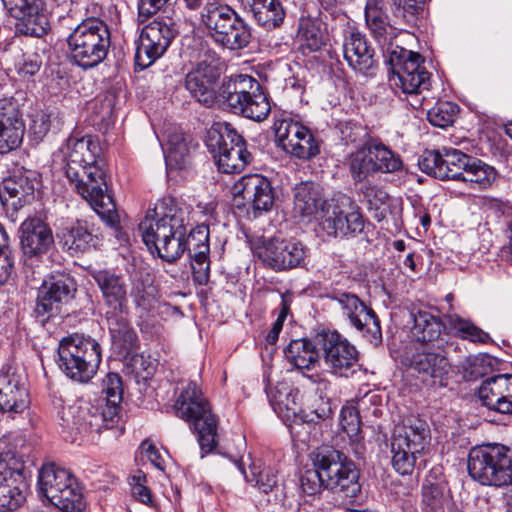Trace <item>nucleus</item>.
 I'll return each instance as SVG.
<instances>
[{"mask_svg": "<svg viewBox=\"0 0 512 512\" xmlns=\"http://www.w3.org/2000/svg\"><path fill=\"white\" fill-rule=\"evenodd\" d=\"M101 147L92 136L69 137L65 151V174L76 192L111 228H120L116 204L107 193L105 172L99 166Z\"/></svg>", "mask_w": 512, "mask_h": 512, "instance_id": "1", "label": "nucleus"}, {"mask_svg": "<svg viewBox=\"0 0 512 512\" xmlns=\"http://www.w3.org/2000/svg\"><path fill=\"white\" fill-rule=\"evenodd\" d=\"M159 217L146 216L138 225L144 244L151 253L174 263L186 252L185 236L189 225L188 211L172 196L163 197L155 208Z\"/></svg>", "mask_w": 512, "mask_h": 512, "instance_id": "2", "label": "nucleus"}, {"mask_svg": "<svg viewBox=\"0 0 512 512\" xmlns=\"http://www.w3.org/2000/svg\"><path fill=\"white\" fill-rule=\"evenodd\" d=\"M418 166L431 177L442 181H463L477 190L491 187L497 177L494 167L454 148L425 150L418 160Z\"/></svg>", "mask_w": 512, "mask_h": 512, "instance_id": "3", "label": "nucleus"}, {"mask_svg": "<svg viewBox=\"0 0 512 512\" xmlns=\"http://www.w3.org/2000/svg\"><path fill=\"white\" fill-rule=\"evenodd\" d=\"M175 415L184 420L196 436L201 457L212 453L219 443V418L196 382L184 386L174 403Z\"/></svg>", "mask_w": 512, "mask_h": 512, "instance_id": "4", "label": "nucleus"}, {"mask_svg": "<svg viewBox=\"0 0 512 512\" xmlns=\"http://www.w3.org/2000/svg\"><path fill=\"white\" fill-rule=\"evenodd\" d=\"M58 367L77 383H88L96 375L102 362L101 344L90 335L71 333L58 344Z\"/></svg>", "mask_w": 512, "mask_h": 512, "instance_id": "5", "label": "nucleus"}, {"mask_svg": "<svg viewBox=\"0 0 512 512\" xmlns=\"http://www.w3.org/2000/svg\"><path fill=\"white\" fill-rule=\"evenodd\" d=\"M431 441L427 422L410 416L395 427L391 439V464L400 475H411L415 469L423 468L419 459L424 455Z\"/></svg>", "mask_w": 512, "mask_h": 512, "instance_id": "6", "label": "nucleus"}, {"mask_svg": "<svg viewBox=\"0 0 512 512\" xmlns=\"http://www.w3.org/2000/svg\"><path fill=\"white\" fill-rule=\"evenodd\" d=\"M223 107L231 113L262 122L271 113L268 93L260 82L247 74L232 75L222 82Z\"/></svg>", "mask_w": 512, "mask_h": 512, "instance_id": "7", "label": "nucleus"}, {"mask_svg": "<svg viewBox=\"0 0 512 512\" xmlns=\"http://www.w3.org/2000/svg\"><path fill=\"white\" fill-rule=\"evenodd\" d=\"M66 42L71 62L84 70L92 69L107 57L110 30L100 18H86L74 33L66 36Z\"/></svg>", "mask_w": 512, "mask_h": 512, "instance_id": "8", "label": "nucleus"}, {"mask_svg": "<svg viewBox=\"0 0 512 512\" xmlns=\"http://www.w3.org/2000/svg\"><path fill=\"white\" fill-rule=\"evenodd\" d=\"M205 145L221 173H240L253 161L244 137L230 123L213 124L207 131Z\"/></svg>", "mask_w": 512, "mask_h": 512, "instance_id": "9", "label": "nucleus"}, {"mask_svg": "<svg viewBox=\"0 0 512 512\" xmlns=\"http://www.w3.org/2000/svg\"><path fill=\"white\" fill-rule=\"evenodd\" d=\"M384 62L391 73L390 81L403 93L418 96L429 90L431 74L421 65L423 59L419 53L389 44L384 52ZM423 100L424 97H416L411 105L419 108L423 105Z\"/></svg>", "mask_w": 512, "mask_h": 512, "instance_id": "10", "label": "nucleus"}, {"mask_svg": "<svg viewBox=\"0 0 512 512\" xmlns=\"http://www.w3.org/2000/svg\"><path fill=\"white\" fill-rule=\"evenodd\" d=\"M313 466L319 467L326 482V489L354 503L361 493L360 472L345 453L333 448L318 451Z\"/></svg>", "mask_w": 512, "mask_h": 512, "instance_id": "11", "label": "nucleus"}, {"mask_svg": "<svg viewBox=\"0 0 512 512\" xmlns=\"http://www.w3.org/2000/svg\"><path fill=\"white\" fill-rule=\"evenodd\" d=\"M206 14H201V22L208 31L211 40L219 47L229 51L246 48L252 39L249 24L238 12L226 3H214Z\"/></svg>", "mask_w": 512, "mask_h": 512, "instance_id": "12", "label": "nucleus"}, {"mask_svg": "<svg viewBox=\"0 0 512 512\" xmlns=\"http://www.w3.org/2000/svg\"><path fill=\"white\" fill-rule=\"evenodd\" d=\"M467 468L469 475L482 485H512V447L496 443L474 447L469 452Z\"/></svg>", "mask_w": 512, "mask_h": 512, "instance_id": "13", "label": "nucleus"}, {"mask_svg": "<svg viewBox=\"0 0 512 512\" xmlns=\"http://www.w3.org/2000/svg\"><path fill=\"white\" fill-rule=\"evenodd\" d=\"M12 440L22 441L10 435L0 439V512H15L26 502L25 461L9 447Z\"/></svg>", "mask_w": 512, "mask_h": 512, "instance_id": "14", "label": "nucleus"}, {"mask_svg": "<svg viewBox=\"0 0 512 512\" xmlns=\"http://www.w3.org/2000/svg\"><path fill=\"white\" fill-rule=\"evenodd\" d=\"M272 130L279 146L288 154L310 160L320 153V144L309 128L284 111L273 113Z\"/></svg>", "mask_w": 512, "mask_h": 512, "instance_id": "15", "label": "nucleus"}, {"mask_svg": "<svg viewBox=\"0 0 512 512\" xmlns=\"http://www.w3.org/2000/svg\"><path fill=\"white\" fill-rule=\"evenodd\" d=\"M316 343L329 372L337 377H349L359 367L357 348L336 330L316 333Z\"/></svg>", "mask_w": 512, "mask_h": 512, "instance_id": "16", "label": "nucleus"}, {"mask_svg": "<svg viewBox=\"0 0 512 512\" xmlns=\"http://www.w3.org/2000/svg\"><path fill=\"white\" fill-rule=\"evenodd\" d=\"M327 297L338 303L342 315L361 333L363 338L374 346L382 343V329L377 314L356 294L334 290Z\"/></svg>", "mask_w": 512, "mask_h": 512, "instance_id": "17", "label": "nucleus"}, {"mask_svg": "<svg viewBox=\"0 0 512 512\" xmlns=\"http://www.w3.org/2000/svg\"><path fill=\"white\" fill-rule=\"evenodd\" d=\"M19 233L24 267L39 266L55 248L53 231L39 216L27 217L22 222Z\"/></svg>", "mask_w": 512, "mask_h": 512, "instance_id": "18", "label": "nucleus"}, {"mask_svg": "<svg viewBox=\"0 0 512 512\" xmlns=\"http://www.w3.org/2000/svg\"><path fill=\"white\" fill-rule=\"evenodd\" d=\"M221 76L218 60H200L185 76L184 85L191 97L207 108L224 105L222 84L216 90Z\"/></svg>", "mask_w": 512, "mask_h": 512, "instance_id": "19", "label": "nucleus"}, {"mask_svg": "<svg viewBox=\"0 0 512 512\" xmlns=\"http://www.w3.org/2000/svg\"><path fill=\"white\" fill-rule=\"evenodd\" d=\"M77 284L74 278L64 272L49 275L38 289L34 313L42 322L60 313L63 305L75 296Z\"/></svg>", "mask_w": 512, "mask_h": 512, "instance_id": "20", "label": "nucleus"}, {"mask_svg": "<svg viewBox=\"0 0 512 512\" xmlns=\"http://www.w3.org/2000/svg\"><path fill=\"white\" fill-rule=\"evenodd\" d=\"M255 255L274 271H286L301 266L307 256V248L294 238H263L253 248Z\"/></svg>", "mask_w": 512, "mask_h": 512, "instance_id": "21", "label": "nucleus"}, {"mask_svg": "<svg viewBox=\"0 0 512 512\" xmlns=\"http://www.w3.org/2000/svg\"><path fill=\"white\" fill-rule=\"evenodd\" d=\"M176 35L170 19L157 18L141 31L135 52V65L141 70L151 66L170 46Z\"/></svg>", "mask_w": 512, "mask_h": 512, "instance_id": "22", "label": "nucleus"}, {"mask_svg": "<svg viewBox=\"0 0 512 512\" xmlns=\"http://www.w3.org/2000/svg\"><path fill=\"white\" fill-rule=\"evenodd\" d=\"M235 198L241 197L249 205L254 217H260L272 210L275 192L271 181L261 174H247L232 187Z\"/></svg>", "mask_w": 512, "mask_h": 512, "instance_id": "23", "label": "nucleus"}, {"mask_svg": "<svg viewBox=\"0 0 512 512\" xmlns=\"http://www.w3.org/2000/svg\"><path fill=\"white\" fill-rule=\"evenodd\" d=\"M445 348L411 346L406 353L407 364L422 375L424 380L431 379L434 384L438 383L443 386L451 368Z\"/></svg>", "mask_w": 512, "mask_h": 512, "instance_id": "24", "label": "nucleus"}, {"mask_svg": "<svg viewBox=\"0 0 512 512\" xmlns=\"http://www.w3.org/2000/svg\"><path fill=\"white\" fill-rule=\"evenodd\" d=\"M29 405L27 376L15 363L0 368V410L20 413Z\"/></svg>", "mask_w": 512, "mask_h": 512, "instance_id": "25", "label": "nucleus"}, {"mask_svg": "<svg viewBox=\"0 0 512 512\" xmlns=\"http://www.w3.org/2000/svg\"><path fill=\"white\" fill-rule=\"evenodd\" d=\"M284 356L287 362L296 370H299L309 380L317 385V390H327L331 382L323 377L321 373L305 374L304 371H310L319 366L321 352L316 343V335L313 339L300 338L291 340L284 349Z\"/></svg>", "mask_w": 512, "mask_h": 512, "instance_id": "26", "label": "nucleus"}, {"mask_svg": "<svg viewBox=\"0 0 512 512\" xmlns=\"http://www.w3.org/2000/svg\"><path fill=\"white\" fill-rule=\"evenodd\" d=\"M325 225L328 233L335 237H354L364 231L365 219L355 201L342 194L336 199Z\"/></svg>", "mask_w": 512, "mask_h": 512, "instance_id": "27", "label": "nucleus"}, {"mask_svg": "<svg viewBox=\"0 0 512 512\" xmlns=\"http://www.w3.org/2000/svg\"><path fill=\"white\" fill-rule=\"evenodd\" d=\"M94 280L102 294L105 317L130 312L127 284L123 276L104 270L99 271Z\"/></svg>", "mask_w": 512, "mask_h": 512, "instance_id": "28", "label": "nucleus"}, {"mask_svg": "<svg viewBox=\"0 0 512 512\" xmlns=\"http://www.w3.org/2000/svg\"><path fill=\"white\" fill-rule=\"evenodd\" d=\"M62 248L70 255L85 253L99 244L95 225L88 220H76L62 226L57 234Z\"/></svg>", "mask_w": 512, "mask_h": 512, "instance_id": "29", "label": "nucleus"}, {"mask_svg": "<svg viewBox=\"0 0 512 512\" xmlns=\"http://www.w3.org/2000/svg\"><path fill=\"white\" fill-rule=\"evenodd\" d=\"M478 398L488 409L512 415V374H499L483 381Z\"/></svg>", "mask_w": 512, "mask_h": 512, "instance_id": "30", "label": "nucleus"}, {"mask_svg": "<svg viewBox=\"0 0 512 512\" xmlns=\"http://www.w3.org/2000/svg\"><path fill=\"white\" fill-rule=\"evenodd\" d=\"M414 325L411 328L412 346H429L434 349L446 347L445 325L441 318L427 310H419L413 315Z\"/></svg>", "mask_w": 512, "mask_h": 512, "instance_id": "31", "label": "nucleus"}, {"mask_svg": "<svg viewBox=\"0 0 512 512\" xmlns=\"http://www.w3.org/2000/svg\"><path fill=\"white\" fill-rule=\"evenodd\" d=\"M36 178L32 171H18L2 182L0 201L7 209L22 208L34 198Z\"/></svg>", "mask_w": 512, "mask_h": 512, "instance_id": "32", "label": "nucleus"}, {"mask_svg": "<svg viewBox=\"0 0 512 512\" xmlns=\"http://www.w3.org/2000/svg\"><path fill=\"white\" fill-rule=\"evenodd\" d=\"M343 53L349 66L363 74H372L377 66L374 48L359 31H350L345 36Z\"/></svg>", "mask_w": 512, "mask_h": 512, "instance_id": "33", "label": "nucleus"}, {"mask_svg": "<svg viewBox=\"0 0 512 512\" xmlns=\"http://www.w3.org/2000/svg\"><path fill=\"white\" fill-rule=\"evenodd\" d=\"M114 351L128 357L140 347V340L130 319V312L105 317Z\"/></svg>", "mask_w": 512, "mask_h": 512, "instance_id": "34", "label": "nucleus"}, {"mask_svg": "<svg viewBox=\"0 0 512 512\" xmlns=\"http://www.w3.org/2000/svg\"><path fill=\"white\" fill-rule=\"evenodd\" d=\"M318 404L313 405L310 412H296L293 408H287L288 412H292L293 419L288 424V428L293 437H297L300 441H308V437H302L303 432L310 433L311 429H315L321 421L329 419L333 414L332 404L329 397L319 396Z\"/></svg>", "mask_w": 512, "mask_h": 512, "instance_id": "35", "label": "nucleus"}, {"mask_svg": "<svg viewBox=\"0 0 512 512\" xmlns=\"http://www.w3.org/2000/svg\"><path fill=\"white\" fill-rule=\"evenodd\" d=\"M78 480L73 473L55 463H48L41 467L38 474V488L39 494L45 497L48 501L54 498L58 494H61L64 490L68 489V486H72Z\"/></svg>", "mask_w": 512, "mask_h": 512, "instance_id": "36", "label": "nucleus"}, {"mask_svg": "<svg viewBox=\"0 0 512 512\" xmlns=\"http://www.w3.org/2000/svg\"><path fill=\"white\" fill-rule=\"evenodd\" d=\"M323 189L312 181L302 182L294 188V212L301 217H311L324 209Z\"/></svg>", "mask_w": 512, "mask_h": 512, "instance_id": "37", "label": "nucleus"}, {"mask_svg": "<svg viewBox=\"0 0 512 512\" xmlns=\"http://www.w3.org/2000/svg\"><path fill=\"white\" fill-rule=\"evenodd\" d=\"M16 17V32L31 37H43L50 30L48 16L40 12L37 4L13 8Z\"/></svg>", "mask_w": 512, "mask_h": 512, "instance_id": "38", "label": "nucleus"}, {"mask_svg": "<svg viewBox=\"0 0 512 512\" xmlns=\"http://www.w3.org/2000/svg\"><path fill=\"white\" fill-rule=\"evenodd\" d=\"M445 490L446 483L442 474L439 472V469H431L421 486L422 511L443 512Z\"/></svg>", "mask_w": 512, "mask_h": 512, "instance_id": "39", "label": "nucleus"}, {"mask_svg": "<svg viewBox=\"0 0 512 512\" xmlns=\"http://www.w3.org/2000/svg\"><path fill=\"white\" fill-rule=\"evenodd\" d=\"M365 21L376 41L385 45L395 34L385 11L383 0H367L365 5Z\"/></svg>", "mask_w": 512, "mask_h": 512, "instance_id": "40", "label": "nucleus"}, {"mask_svg": "<svg viewBox=\"0 0 512 512\" xmlns=\"http://www.w3.org/2000/svg\"><path fill=\"white\" fill-rule=\"evenodd\" d=\"M245 12L251 14L255 22L266 30L280 27L285 18L281 0H260Z\"/></svg>", "mask_w": 512, "mask_h": 512, "instance_id": "41", "label": "nucleus"}, {"mask_svg": "<svg viewBox=\"0 0 512 512\" xmlns=\"http://www.w3.org/2000/svg\"><path fill=\"white\" fill-rule=\"evenodd\" d=\"M371 141L347 155L345 165L348 167L355 184L364 182L369 175L375 173L373 152H370Z\"/></svg>", "mask_w": 512, "mask_h": 512, "instance_id": "42", "label": "nucleus"}, {"mask_svg": "<svg viewBox=\"0 0 512 512\" xmlns=\"http://www.w3.org/2000/svg\"><path fill=\"white\" fill-rule=\"evenodd\" d=\"M445 322L447 328L456 337L463 340L479 344H488L491 341L489 333L476 326L472 321L464 319L457 314L445 315Z\"/></svg>", "mask_w": 512, "mask_h": 512, "instance_id": "43", "label": "nucleus"}, {"mask_svg": "<svg viewBox=\"0 0 512 512\" xmlns=\"http://www.w3.org/2000/svg\"><path fill=\"white\" fill-rule=\"evenodd\" d=\"M239 471L244 475L245 480L253 483L261 492L268 494L278 487V470L273 466H257L253 463L250 466L248 475L241 460L235 461Z\"/></svg>", "mask_w": 512, "mask_h": 512, "instance_id": "44", "label": "nucleus"}, {"mask_svg": "<svg viewBox=\"0 0 512 512\" xmlns=\"http://www.w3.org/2000/svg\"><path fill=\"white\" fill-rule=\"evenodd\" d=\"M298 38L303 53L318 51L325 40L322 21L312 17L301 18L298 28Z\"/></svg>", "mask_w": 512, "mask_h": 512, "instance_id": "45", "label": "nucleus"}, {"mask_svg": "<svg viewBox=\"0 0 512 512\" xmlns=\"http://www.w3.org/2000/svg\"><path fill=\"white\" fill-rule=\"evenodd\" d=\"M370 152H373L375 173H395L402 169L401 156L392 151L378 137L371 141Z\"/></svg>", "mask_w": 512, "mask_h": 512, "instance_id": "46", "label": "nucleus"}, {"mask_svg": "<svg viewBox=\"0 0 512 512\" xmlns=\"http://www.w3.org/2000/svg\"><path fill=\"white\" fill-rule=\"evenodd\" d=\"M360 191L367 203V208L372 213L373 217L377 221H382L386 217L388 211V193L382 187L370 182L362 185Z\"/></svg>", "mask_w": 512, "mask_h": 512, "instance_id": "47", "label": "nucleus"}, {"mask_svg": "<svg viewBox=\"0 0 512 512\" xmlns=\"http://www.w3.org/2000/svg\"><path fill=\"white\" fill-rule=\"evenodd\" d=\"M55 496L49 502L62 512H82L86 508V499L83 489L77 481L72 486H68L61 494L55 492Z\"/></svg>", "mask_w": 512, "mask_h": 512, "instance_id": "48", "label": "nucleus"}, {"mask_svg": "<svg viewBox=\"0 0 512 512\" xmlns=\"http://www.w3.org/2000/svg\"><path fill=\"white\" fill-rule=\"evenodd\" d=\"M338 129L341 141L346 145H354L356 148L362 147L366 142L374 141L377 138L370 135L367 126L354 120L340 122Z\"/></svg>", "mask_w": 512, "mask_h": 512, "instance_id": "49", "label": "nucleus"}, {"mask_svg": "<svg viewBox=\"0 0 512 512\" xmlns=\"http://www.w3.org/2000/svg\"><path fill=\"white\" fill-rule=\"evenodd\" d=\"M124 358L126 360L127 370L132 373L138 381L150 379L156 371L157 361L150 355L137 353L136 351Z\"/></svg>", "mask_w": 512, "mask_h": 512, "instance_id": "50", "label": "nucleus"}, {"mask_svg": "<svg viewBox=\"0 0 512 512\" xmlns=\"http://www.w3.org/2000/svg\"><path fill=\"white\" fill-rule=\"evenodd\" d=\"M458 112L459 106L456 103L438 101L433 107L428 109L427 120L433 126L446 128L453 124Z\"/></svg>", "mask_w": 512, "mask_h": 512, "instance_id": "51", "label": "nucleus"}, {"mask_svg": "<svg viewBox=\"0 0 512 512\" xmlns=\"http://www.w3.org/2000/svg\"><path fill=\"white\" fill-rule=\"evenodd\" d=\"M340 427L346 433L351 442H358L362 439L361 419L359 411L354 405H345L340 411Z\"/></svg>", "mask_w": 512, "mask_h": 512, "instance_id": "52", "label": "nucleus"}, {"mask_svg": "<svg viewBox=\"0 0 512 512\" xmlns=\"http://www.w3.org/2000/svg\"><path fill=\"white\" fill-rule=\"evenodd\" d=\"M186 251L189 256L195 252L210 253L209 245V226L205 224L197 225L187 231L185 236Z\"/></svg>", "mask_w": 512, "mask_h": 512, "instance_id": "53", "label": "nucleus"}, {"mask_svg": "<svg viewBox=\"0 0 512 512\" xmlns=\"http://www.w3.org/2000/svg\"><path fill=\"white\" fill-rule=\"evenodd\" d=\"M299 487L303 494L316 496L326 489V482L319 467L306 469L299 476Z\"/></svg>", "mask_w": 512, "mask_h": 512, "instance_id": "54", "label": "nucleus"}, {"mask_svg": "<svg viewBox=\"0 0 512 512\" xmlns=\"http://www.w3.org/2000/svg\"><path fill=\"white\" fill-rule=\"evenodd\" d=\"M51 129V115L46 111H35L30 115L28 136L36 144L41 142Z\"/></svg>", "mask_w": 512, "mask_h": 512, "instance_id": "55", "label": "nucleus"}, {"mask_svg": "<svg viewBox=\"0 0 512 512\" xmlns=\"http://www.w3.org/2000/svg\"><path fill=\"white\" fill-rule=\"evenodd\" d=\"M25 133V124L2 127L0 125V154L8 153L18 148Z\"/></svg>", "mask_w": 512, "mask_h": 512, "instance_id": "56", "label": "nucleus"}, {"mask_svg": "<svg viewBox=\"0 0 512 512\" xmlns=\"http://www.w3.org/2000/svg\"><path fill=\"white\" fill-rule=\"evenodd\" d=\"M292 300V294L288 292L281 294V302L277 311V318L266 335V342L268 344L273 345L278 341L279 334L282 331L284 322L290 312Z\"/></svg>", "mask_w": 512, "mask_h": 512, "instance_id": "57", "label": "nucleus"}, {"mask_svg": "<svg viewBox=\"0 0 512 512\" xmlns=\"http://www.w3.org/2000/svg\"><path fill=\"white\" fill-rule=\"evenodd\" d=\"M13 124H24L23 114L19 103L13 97L0 99V125L3 127Z\"/></svg>", "mask_w": 512, "mask_h": 512, "instance_id": "58", "label": "nucleus"}, {"mask_svg": "<svg viewBox=\"0 0 512 512\" xmlns=\"http://www.w3.org/2000/svg\"><path fill=\"white\" fill-rule=\"evenodd\" d=\"M426 0H389L394 7V14L401 16L407 23H414L423 11Z\"/></svg>", "mask_w": 512, "mask_h": 512, "instance_id": "59", "label": "nucleus"}, {"mask_svg": "<svg viewBox=\"0 0 512 512\" xmlns=\"http://www.w3.org/2000/svg\"><path fill=\"white\" fill-rule=\"evenodd\" d=\"M102 393L107 403L121 404L123 399V383L118 373L109 372L102 381Z\"/></svg>", "mask_w": 512, "mask_h": 512, "instance_id": "60", "label": "nucleus"}, {"mask_svg": "<svg viewBox=\"0 0 512 512\" xmlns=\"http://www.w3.org/2000/svg\"><path fill=\"white\" fill-rule=\"evenodd\" d=\"M191 259L192 277L195 284L206 285L210 277L209 254L195 252L189 256Z\"/></svg>", "mask_w": 512, "mask_h": 512, "instance_id": "61", "label": "nucleus"}, {"mask_svg": "<svg viewBox=\"0 0 512 512\" xmlns=\"http://www.w3.org/2000/svg\"><path fill=\"white\" fill-rule=\"evenodd\" d=\"M464 377L467 380H477L485 376L490 369L489 359L485 356L468 357L463 366Z\"/></svg>", "mask_w": 512, "mask_h": 512, "instance_id": "62", "label": "nucleus"}, {"mask_svg": "<svg viewBox=\"0 0 512 512\" xmlns=\"http://www.w3.org/2000/svg\"><path fill=\"white\" fill-rule=\"evenodd\" d=\"M131 295L136 307L145 311L150 310L156 301L155 288L146 286L144 283H136L132 288Z\"/></svg>", "mask_w": 512, "mask_h": 512, "instance_id": "63", "label": "nucleus"}, {"mask_svg": "<svg viewBox=\"0 0 512 512\" xmlns=\"http://www.w3.org/2000/svg\"><path fill=\"white\" fill-rule=\"evenodd\" d=\"M133 481L131 493L134 499L150 508H157L152 491L144 484L146 478L144 476L133 477Z\"/></svg>", "mask_w": 512, "mask_h": 512, "instance_id": "64", "label": "nucleus"}]
</instances>
